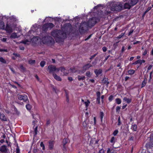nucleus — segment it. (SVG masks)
<instances>
[{
  "label": "nucleus",
  "instance_id": "nucleus-1",
  "mask_svg": "<svg viewBox=\"0 0 153 153\" xmlns=\"http://www.w3.org/2000/svg\"><path fill=\"white\" fill-rule=\"evenodd\" d=\"M51 35L56 40L58 41L63 39L66 37L65 33L60 30L53 31L51 33Z\"/></svg>",
  "mask_w": 153,
  "mask_h": 153
},
{
  "label": "nucleus",
  "instance_id": "nucleus-2",
  "mask_svg": "<svg viewBox=\"0 0 153 153\" xmlns=\"http://www.w3.org/2000/svg\"><path fill=\"white\" fill-rule=\"evenodd\" d=\"M127 2L124 4V8L125 9H130L131 6L136 4L138 0H126Z\"/></svg>",
  "mask_w": 153,
  "mask_h": 153
},
{
  "label": "nucleus",
  "instance_id": "nucleus-3",
  "mask_svg": "<svg viewBox=\"0 0 153 153\" xmlns=\"http://www.w3.org/2000/svg\"><path fill=\"white\" fill-rule=\"evenodd\" d=\"M123 5L120 4H113L111 8V10L112 11H119L121 10L123 8Z\"/></svg>",
  "mask_w": 153,
  "mask_h": 153
},
{
  "label": "nucleus",
  "instance_id": "nucleus-4",
  "mask_svg": "<svg viewBox=\"0 0 153 153\" xmlns=\"http://www.w3.org/2000/svg\"><path fill=\"white\" fill-rule=\"evenodd\" d=\"M48 70L50 73L53 74L54 72L57 73L59 71V69L57 68L55 66L51 65H49L48 67Z\"/></svg>",
  "mask_w": 153,
  "mask_h": 153
},
{
  "label": "nucleus",
  "instance_id": "nucleus-5",
  "mask_svg": "<svg viewBox=\"0 0 153 153\" xmlns=\"http://www.w3.org/2000/svg\"><path fill=\"white\" fill-rule=\"evenodd\" d=\"M146 146L148 150L150 149H153V133L151 135L150 142L146 144Z\"/></svg>",
  "mask_w": 153,
  "mask_h": 153
},
{
  "label": "nucleus",
  "instance_id": "nucleus-6",
  "mask_svg": "<svg viewBox=\"0 0 153 153\" xmlns=\"http://www.w3.org/2000/svg\"><path fill=\"white\" fill-rule=\"evenodd\" d=\"M54 26L53 25L52 23H48L44 25L43 27V29L45 31L48 29H51Z\"/></svg>",
  "mask_w": 153,
  "mask_h": 153
},
{
  "label": "nucleus",
  "instance_id": "nucleus-7",
  "mask_svg": "<svg viewBox=\"0 0 153 153\" xmlns=\"http://www.w3.org/2000/svg\"><path fill=\"white\" fill-rule=\"evenodd\" d=\"M18 99L25 102H27L28 100L27 96L25 94L19 95L18 97Z\"/></svg>",
  "mask_w": 153,
  "mask_h": 153
},
{
  "label": "nucleus",
  "instance_id": "nucleus-8",
  "mask_svg": "<svg viewBox=\"0 0 153 153\" xmlns=\"http://www.w3.org/2000/svg\"><path fill=\"white\" fill-rule=\"evenodd\" d=\"M8 150L6 146L3 145L0 147V151L2 153H5Z\"/></svg>",
  "mask_w": 153,
  "mask_h": 153
},
{
  "label": "nucleus",
  "instance_id": "nucleus-9",
  "mask_svg": "<svg viewBox=\"0 0 153 153\" xmlns=\"http://www.w3.org/2000/svg\"><path fill=\"white\" fill-rule=\"evenodd\" d=\"M86 26V23L84 22L81 24L79 27V31L80 32H83L82 31L84 30V28Z\"/></svg>",
  "mask_w": 153,
  "mask_h": 153
},
{
  "label": "nucleus",
  "instance_id": "nucleus-10",
  "mask_svg": "<svg viewBox=\"0 0 153 153\" xmlns=\"http://www.w3.org/2000/svg\"><path fill=\"white\" fill-rule=\"evenodd\" d=\"M54 141H50L48 142V147L50 150H52L53 148Z\"/></svg>",
  "mask_w": 153,
  "mask_h": 153
},
{
  "label": "nucleus",
  "instance_id": "nucleus-11",
  "mask_svg": "<svg viewBox=\"0 0 153 153\" xmlns=\"http://www.w3.org/2000/svg\"><path fill=\"white\" fill-rule=\"evenodd\" d=\"M82 102L85 105V107L86 108L90 104V102L88 100H84L82 99Z\"/></svg>",
  "mask_w": 153,
  "mask_h": 153
},
{
  "label": "nucleus",
  "instance_id": "nucleus-12",
  "mask_svg": "<svg viewBox=\"0 0 153 153\" xmlns=\"http://www.w3.org/2000/svg\"><path fill=\"white\" fill-rule=\"evenodd\" d=\"M5 30L7 33H10L13 31L12 28L8 25H7L6 27Z\"/></svg>",
  "mask_w": 153,
  "mask_h": 153
},
{
  "label": "nucleus",
  "instance_id": "nucleus-13",
  "mask_svg": "<svg viewBox=\"0 0 153 153\" xmlns=\"http://www.w3.org/2000/svg\"><path fill=\"white\" fill-rule=\"evenodd\" d=\"M92 66V65L90 64H87L85 65L83 68V70L85 71L86 70H88L90 67Z\"/></svg>",
  "mask_w": 153,
  "mask_h": 153
},
{
  "label": "nucleus",
  "instance_id": "nucleus-14",
  "mask_svg": "<svg viewBox=\"0 0 153 153\" xmlns=\"http://www.w3.org/2000/svg\"><path fill=\"white\" fill-rule=\"evenodd\" d=\"M94 72L97 76H98L101 74L102 72V70L100 69H96L95 70Z\"/></svg>",
  "mask_w": 153,
  "mask_h": 153
},
{
  "label": "nucleus",
  "instance_id": "nucleus-15",
  "mask_svg": "<svg viewBox=\"0 0 153 153\" xmlns=\"http://www.w3.org/2000/svg\"><path fill=\"white\" fill-rule=\"evenodd\" d=\"M53 76L54 77V78L56 80L60 81L61 80V78L59 76H58L55 73H53Z\"/></svg>",
  "mask_w": 153,
  "mask_h": 153
},
{
  "label": "nucleus",
  "instance_id": "nucleus-16",
  "mask_svg": "<svg viewBox=\"0 0 153 153\" xmlns=\"http://www.w3.org/2000/svg\"><path fill=\"white\" fill-rule=\"evenodd\" d=\"M19 36H17V34L16 33H13L11 35L10 38L12 39H15L18 38Z\"/></svg>",
  "mask_w": 153,
  "mask_h": 153
},
{
  "label": "nucleus",
  "instance_id": "nucleus-17",
  "mask_svg": "<svg viewBox=\"0 0 153 153\" xmlns=\"http://www.w3.org/2000/svg\"><path fill=\"white\" fill-rule=\"evenodd\" d=\"M123 101L126 102L128 103H129L131 102V99L125 97L123 99Z\"/></svg>",
  "mask_w": 153,
  "mask_h": 153
},
{
  "label": "nucleus",
  "instance_id": "nucleus-18",
  "mask_svg": "<svg viewBox=\"0 0 153 153\" xmlns=\"http://www.w3.org/2000/svg\"><path fill=\"white\" fill-rule=\"evenodd\" d=\"M0 119L4 121H5L7 120V118L5 116V115L2 114H1V115L0 116Z\"/></svg>",
  "mask_w": 153,
  "mask_h": 153
},
{
  "label": "nucleus",
  "instance_id": "nucleus-19",
  "mask_svg": "<svg viewBox=\"0 0 153 153\" xmlns=\"http://www.w3.org/2000/svg\"><path fill=\"white\" fill-rule=\"evenodd\" d=\"M78 79L79 80H84L85 78V77L84 76H78Z\"/></svg>",
  "mask_w": 153,
  "mask_h": 153
},
{
  "label": "nucleus",
  "instance_id": "nucleus-20",
  "mask_svg": "<svg viewBox=\"0 0 153 153\" xmlns=\"http://www.w3.org/2000/svg\"><path fill=\"white\" fill-rule=\"evenodd\" d=\"M5 28V26L3 22H0V29H4Z\"/></svg>",
  "mask_w": 153,
  "mask_h": 153
},
{
  "label": "nucleus",
  "instance_id": "nucleus-21",
  "mask_svg": "<svg viewBox=\"0 0 153 153\" xmlns=\"http://www.w3.org/2000/svg\"><path fill=\"white\" fill-rule=\"evenodd\" d=\"M92 74H91L89 71H87L85 74L86 76L88 78H90L91 77Z\"/></svg>",
  "mask_w": 153,
  "mask_h": 153
},
{
  "label": "nucleus",
  "instance_id": "nucleus-22",
  "mask_svg": "<svg viewBox=\"0 0 153 153\" xmlns=\"http://www.w3.org/2000/svg\"><path fill=\"white\" fill-rule=\"evenodd\" d=\"M58 68L59 69V71H60L62 72H63L64 73L65 75L68 74V73L67 72H66L65 74V73L64 72L65 71V69L64 67H62Z\"/></svg>",
  "mask_w": 153,
  "mask_h": 153
},
{
  "label": "nucleus",
  "instance_id": "nucleus-23",
  "mask_svg": "<svg viewBox=\"0 0 153 153\" xmlns=\"http://www.w3.org/2000/svg\"><path fill=\"white\" fill-rule=\"evenodd\" d=\"M131 128L132 130L134 131H136L137 130V126L135 124L132 125L131 126Z\"/></svg>",
  "mask_w": 153,
  "mask_h": 153
},
{
  "label": "nucleus",
  "instance_id": "nucleus-24",
  "mask_svg": "<svg viewBox=\"0 0 153 153\" xmlns=\"http://www.w3.org/2000/svg\"><path fill=\"white\" fill-rule=\"evenodd\" d=\"M104 115V113L102 112H100V118L101 121L102 123V122L103 118Z\"/></svg>",
  "mask_w": 153,
  "mask_h": 153
},
{
  "label": "nucleus",
  "instance_id": "nucleus-25",
  "mask_svg": "<svg viewBox=\"0 0 153 153\" xmlns=\"http://www.w3.org/2000/svg\"><path fill=\"white\" fill-rule=\"evenodd\" d=\"M135 71L133 69H130L128 70V73L129 75H132L135 72Z\"/></svg>",
  "mask_w": 153,
  "mask_h": 153
},
{
  "label": "nucleus",
  "instance_id": "nucleus-26",
  "mask_svg": "<svg viewBox=\"0 0 153 153\" xmlns=\"http://www.w3.org/2000/svg\"><path fill=\"white\" fill-rule=\"evenodd\" d=\"M21 43H22L24 44H29V41L27 40H25L24 41H22L20 42Z\"/></svg>",
  "mask_w": 153,
  "mask_h": 153
},
{
  "label": "nucleus",
  "instance_id": "nucleus-27",
  "mask_svg": "<svg viewBox=\"0 0 153 153\" xmlns=\"http://www.w3.org/2000/svg\"><path fill=\"white\" fill-rule=\"evenodd\" d=\"M68 142V140L67 139H63V146L64 149H65V145Z\"/></svg>",
  "mask_w": 153,
  "mask_h": 153
},
{
  "label": "nucleus",
  "instance_id": "nucleus-28",
  "mask_svg": "<svg viewBox=\"0 0 153 153\" xmlns=\"http://www.w3.org/2000/svg\"><path fill=\"white\" fill-rule=\"evenodd\" d=\"M26 108L28 110H30L32 108V106L28 104L26 105Z\"/></svg>",
  "mask_w": 153,
  "mask_h": 153
},
{
  "label": "nucleus",
  "instance_id": "nucleus-29",
  "mask_svg": "<svg viewBox=\"0 0 153 153\" xmlns=\"http://www.w3.org/2000/svg\"><path fill=\"white\" fill-rule=\"evenodd\" d=\"M116 102L118 104H120L121 103V99L119 98H117L116 99Z\"/></svg>",
  "mask_w": 153,
  "mask_h": 153
},
{
  "label": "nucleus",
  "instance_id": "nucleus-30",
  "mask_svg": "<svg viewBox=\"0 0 153 153\" xmlns=\"http://www.w3.org/2000/svg\"><path fill=\"white\" fill-rule=\"evenodd\" d=\"M141 59H139V60H137V61L133 63H132V64L133 65H137L138 64H140V63H141Z\"/></svg>",
  "mask_w": 153,
  "mask_h": 153
},
{
  "label": "nucleus",
  "instance_id": "nucleus-31",
  "mask_svg": "<svg viewBox=\"0 0 153 153\" xmlns=\"http://www.w3.org/2000/svg\"><path fill=\"white\" fill-rule=\"evenodd\" d=\"M35 60L30 59L28 61V63L30 64L33 65L35 63Z\"/></svg>",
  "mask_w": 153,
  "mask_h": 153
},
{
  "label": "nucleus",
  "instance_id": "nucleus-32",
  "mask_svg": "<svg viewBox=\"0 0 153 153\" xmlns=\"http://www.w3.org/2000/svg\"><path fill=\"white\" fill-rule=\"evenodd\" d=\"M40 146L42 148V149L43 150L45 149V146L42 142L40 144Z\"/></svg>",
  "mask_w": 153,
  "mask_h": 153
},
{
  "label": "nucleus",
  "instance_id": "nucleus-33",
  "mask_svg": "<svg viewBox=\"0 0 153 153\" xmlns=\"http://www.w3.org/2000/svg\"><path fill=\"white\" fill-rule=\"evenodd\" d=\"M124 33H121L120 35H119L116 38L117 39H120L124 35Z\"/></svg>",
  "mask_w": 153,
  "mask_h": 153
},
{
  "label": "nucleus",
  "instance_id": "nucleus-34",
  "mask_svg": "<svg viewBox=\"0 0 153 153\" xmlns=\"http://www.w3.org/2000/svg\"><path fill=\"white\" fill-rule=\"evenodd\" d=\"M0 62L3 63H6V61L2 57H0Z\"/></svg>",
  "mask_w": 153,
  "mask_h": 153
},
{
  "label": "nucleus",
  "instance_id": "nucleus-35",
  "mask_svg": "<svg viewBox=\"0 0 153 153\" xmlns=\"http://www.w3.org/2000/svg\"><path fill=\"white\" fill-rule=\"evenodd\" d=\"M87 120H85L83 123V125L84 127H86L87 126Z\"/></svg>",
  "mask_w": 153,
  "mask_h": 153
},
{
  "label": "nucleus",
  "instance_id": "nucleus-36",
  "mask_svg": "<svg viewBox=\"0 0 153 153\" xmlns=\"http://www.w3.org/2000/svg\"><path fill=\"white\" fill-rule=\"evenodd\" d=\"M110 142L112 143H114L115 142V138L114 137H112Z\"/></svg>",
  "mask_w": 153,
  "mask_h": 153
},
{
  "label": "nucleus",
  "instance_id": "nucleus-37",
  "mask_svg": "<svg viewBox=\"0 0 153 153\" xmlns=\"http://www.w3.org/2000/svg\"><path fill=\"white\" fill-rule=\"evenodd\" d=\"M45 62L44 61H42L40 63V65L42 67H43L45 64Z\"/></svg>",
  "mask_w": 153,
  "mask_h": 153
},
{
  "label": "nucleus",
  "instance_id": "nucleus-38",
  "mask_svg": "<svg viewBox=\"0 0 153 153\" xmlns=\"http://www.w3.org/2000/svg\"><path fill=\"white\" fill-rule=\"evenodd\" d=\"M118 131L117 130H115L114 131L113 133V134L114 136H116L117 134L118 133Z\"/></svg>",
  "mask_w": 153,
  "mask_h": 153
},
{
  "label": "nucleus",
  "instance_id": "nucleus-39",
  "mask_svg": "<svg viewBox=\"0 0 153 153\" xmlns=\"http://www.w3.org/2000/svg\"><path fill=\"white\" fill-rule=\"evenodd\" d=\"M113 150V149H110V148H108L107 150V153H111Z\"/></svg>",
  "mask_w": 153,
  "mask_h": 153
},
{
  "label": "nucleus",
  "instance_id": "nucleus-40",
  "mask_svg": "<svg viewBox=\"0 0 153 153\" xmlns=\"http://www.w3.org/2000/svg\"><path fill=\"white\" fill-rule=\"evenodd\" d=\"M100 97H97V103L99 104L100 103Z\"/></svg>",
  "mask_w": 153,
  "mask_h": 153
},
{
  "label": "nucleus",
  "instance_id": "nucleus-41",
  "mask_svg": "<svg viewBox=\"0 0 153 153\" xmlns=\"http://www.w3.org/2000/svg\"><path fill=\"white\" fill-rule=\"evenodd\" d=\"M113 96L112 95H111L109 97V100L110 101H111L113 100Z\"/></svg>",
  "mask_w": 153,
  "mask_h": 153
},
{
  "label": "nucleus",
  "instance_id": "nucleus-42",
  "mask_svg": "<svg viewBox=\"0 0 153 153\" xmlns=\"http://www.w3.org/2000/svg\"><path fill=\"white\" fill-rule=\"evenodd\" d=\"M147 51L146 49H145L144 52L143 53V56L145 55L147 53Z\"/></svg>",
  "mask_w": 153,
  "mask_h": 153
},
{
  "label": "nucleus",
  "instance_id": "nucleus-43",
  "mask_svg": "<svg viewBox=\"0 0 153 153\" xmlns=\"http://www.w3.org/2000/svg\"><path fill=\"white\" fill-rule=\"evenodd\" d=\"M97 97H100L101 93L100 91H98L97 92Z\"/></svg>",
  "mask_w": 153,
  "mask_h": 153
},
{
  "label": "nucleus",
  "instance_id": "nucleus-44",
  "mask_svg": "<svg viewBox=\"0 0 153 153\" xmlns=\"http://www.w3.org/2000/svg\"><path fill=\"white\" fill-rule=\"evenodd\" d=\"M120 108L119 106H117L116 107V111L117 112H119L120 111Z\"/></svg>",
  "mask_w": 153,
  "mask_h": 153
},
{
  "label": "nucleus",
  "instance_id": "nucleus-45",
  "mask_svg": "<svg viewBox=\"0 0 153 153\" xmlns=\"http://www.w3.org/2000/svg\"><path fill=\"white\" fill-rule=\"evenodd\" d=\"M146 83L144 82L143 81L142 84V88H143L144 86L146 85Z\"/></svg>",
  "mask_w": 153,
  "mask_h": 153
},
{
  "label": "nucleus",
  "instance_id": "nucleus-46",
  "mask_svg": "<svg viewBox=\"0 0 153 153\" xmlns=\"http://www.w3.org/2000/svg\"><path fill=\"white\" fill-rule=\"evenodd\" d=\"M133 31L134 30L133 29L131 30L129 32L128 35H131L133 33Z\"/></svg>",
  "mask_w": 153,
  "mask_h": 153
},
{
  "label": "nucleus",
  "instance_id": "nucleus-47",
  "mask_svg": "<svg viewBox=\"0 0 153 153\" xmlns=\"http://www.w3.org/2000/svg\"><path fill=\"white\" fill-rule=\"evenodd\" d=\"M34 131L35 132V134H36L37 132V126H36L35 128Z\"/></svg>",
  "mask_w": 153,
  "mask_h": 153
},
{
  "label": "nucleus",
  "instance_id": "nucleus-48",
  "mask_svg": "<svg viewBox=\"0 0 153 153\" xmlns=\"http://www.w3.org/2000/svg\"><path fill=\"white\" fill-rule=\"evenodd\" d=\"M102 50L104 52H105L106 50H107V48L105 47H103L102 48Z\"/></svg>",
  "mask_w": 153,
  "mask_h": 153
},
{
  "label": "nucleus",
  "instance_id": "nucleus-49",
  "mask_svg": "<svg viewBox=\"0 0 153 153\" xmlns=\"http://www.w3.org/2000/svg\"><path fill=\"white\" fill-rule=\"evenodd\" d=\"M99 153H104V150L102 149H101L100 150Z\"/></svg>",
  "mask_w": 153,
  "mask_h": 153
},
{
  "label": "nucleus",
  "instance_id": "nucleus-50",
  "mask_svg": "<svg viewBox=\"0 0 153 153\" xmlns=\"http://www.w3.org/2000/svg\"><path fill=\"white\" fill-rule=\"evenodd\" d=\"M121 124V122L120 121V117H119L118 118V125L119 126Z\"/></svg>",
  "mask_w": 153,
  "mask_h": 153
},
{
  "label": "nucleus",
  "instance_id": "nucleus-51",
  "mask_svg": "<svg viewBox=\"0 0 153 153\" xmlns=\"http://www.w3.org/2000/svg\"><path fill=\"white\" fill-rule=\"evenodd\" d=\"M152 67V65H150L148 67V68H147L148 71H149V70H150L151 69Z\"/></svg>",
  "mask_w": 153,
  "mask_h": 153
},
{
  "label": "nucleus",
  "instance_id": "nucleus-52",
  "mask_svg": "<svg viewBox=\"0 0 153 153\" xmlns=\"http://www.w3.org/2000/svg\"><path fill=\"white\" fill-rule=\"evenodd\" d=\"M37 152V149H34L33 151V153H36Z\"/></svg>",
  "mask_w": 153,
  "mask_h": 153
},
{
  "label": "nucleus",
  "instance_id": "nucleus-53",
  "mask_svg": "<svg viewBox=\"0 0 153 153\" xmlns=\"http://www.w3.org/2000/svg\"><path fill=\"white\" fill-rule=\"evenodd\" d=\"M89 81H90L91 83H94L95 82V80L94 79H90L89 80Z\"/></svg>",
  "mask_w": 153,
  "mask_h": 153
},
{
  "label": "nucleus",
  "instance_id": "nucleus-54",
  "mask_svg": "<svg viewBox=\"0 0 153 153\" xmlns=\"http://www.w3.org/2000/svg\"><path fill=\"white\" fill-rule=\"evenodd\" d=\"M1 40L3 42H5L7 40V39L6 38H4L1 39Z\"/></svg>",
  "mask_w": 153,
  "mask_h": 153
},
{
  "label": "nucleus",
  "instance_id": "nucleus-55",
  "mask_svg": "<svg viewBox=\"0 0 153 153\" xmlns=\"http://www.w3.org/2000/svg\"><path fill=\"white\" fill-rule=\"evenodd\" d=\"M94 125H95L96 124V117H94Z\"/></svg>",
  "mask_w": 153,
  "mask_h": 153
},
{
  "label": "nucleus",
  "instance_id": "nucleus-56",
  "mask_svg": "<svg viewBox=\"0 0 153 153\" xmlns=\"http://www.w3.org/2000/svg\"><path fill=\"white\" fill-rule=\"evenodd\" d=\"M0 51L7 52V49H0Z\"/></svg>",
  "mask_w": 153,
  "mask_h": 153
},
{
  "label": "nucleus",
  "instance_id": "nucleus-57",
  "mask_svg": "<svg viewBox=\"0 0 153 153\" xmlns=\"http://www.w3.org/2000/svg\"><path fill=\"white\" fill-rule=\"evenodd\" d=\"M37 121V120H36L33 121L32 123L33 125H35V123H36Z\"/></svg>",
  "mask_w": 153,
  "mask_h": 153
},
{
  "label": "nucleus",
  "instance_id": "nucleus-58",
  "mask_svg": "<svg viewBox=\"0 0 153 153\" xmlns=\"http://www.w3.org/2000/svg\"><path fill=\"white\" fill-rule=\"evenodd\" d=\"M104 95H102L101 96V98L102 100V103H103V99L104 98Z\"/></svg>",
  "mask_w": 153,
  "mask_h": 153
},
{
  "label": "nucleus",
  "instance_id": "nucleus-59",
  "mask_svg": "<svg viewBox=\"0 0 153 153\" xmlns=\"http://www.w3.org/2000/svg\"><path fill=\"white\" fill-rule=\"evenodd\" d=\"M13 54L15 56H18V57H19L20 56V55L19 54H17V53H13Z\"/></svg>",
  "mask_w": 153,
  "mask_h": 153
},
{
  "label": "nucleus",
  "instance_id": "nucleus-60",
  "mask_svg": "<svg viewBox=\"0 0 153 153\" xmlns=\"http://www.w3.org/2000/svg\"><path fill=\"white\" fill-rule=\"evenodd\" d=\"M69 80L70 81H71L72 80V78L71 77H69L68 78Z\"/></svg>",
  "mask_w": 153,
  "mask_h": 153
},
{
  "label": "nucleus",
  "instance_id": "nucleus-61",
  "mask_svg": "<svg viewBox=\"0 0 153 153\" xmlns=\"http://www.w3.org/2000/svg\"><path fill=\"white\" fill-rule=\"evenodd\" d=\"M140 41H137L136 42H134L133 44H134V45H135V44H137V43H140Z\"/></svg>",
  "mask_w": 153,
  "mask_h": 153
},
{
  "label": "nucleus",
  "instance_id": "nucleus-62",
  "mask_svg": "<svg viewBox=\"0 0 153 153\" xmlns=\"http://www.w3.org/2000/svg\"><path fill=\"white\" fill-rule=\"evenodd\" d=\"M96 54H94V55L92 56H91V57L90 58V59H92L94 57H95L96 56Z\"/></svg>",
  "mask_w": 153,
  "mask_h": 153
},
{
  "label": "nucleus",
  "instance_id": "nucleus-63",
  "mask_svg": "<svg viewBox=\"0 0 153 153\" xmlns=\"http://www.w3.org/2000/svg\"><path fill=\"white\" fill-rule=\"evenodd\" d=\"M125 51V47L124 46H123L122 47L121 51L122 52H123Z\"/></svg>",
  "mask_w": 153,
  "mask_h": 153
},
{
  "label": "nucleus",
  "instance_id": "nucleus-64",
  "mask_svg": "<svg viewBox=\"0 0 153 153\" xmlns=\"http://www.w3.org/2000/svg\"><path fill=\"white\" fill-rule=\"evenodd\" d=\"M19 48L21 50H23L25 49L24 47H23V46H20L19 47Z\"/></svg>",
  "mask_w": 153,
  "mask_h": 153
}]
</instances>
